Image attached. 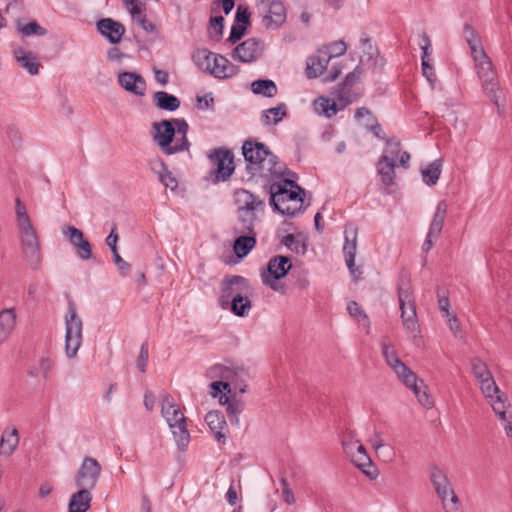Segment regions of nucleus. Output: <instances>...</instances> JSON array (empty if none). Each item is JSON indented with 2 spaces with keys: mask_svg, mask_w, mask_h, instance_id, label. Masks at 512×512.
I'll return each mask as SVG.
<instances>
[{
  "mask_svg": "<svg viewBox=\"0 0 512 512\" xmlns=\"http://www.w3.org/2000/svg\"><path fill=\"white\" fill-rule=\"evenodd\" d=\"M445 512H463L459 497L455 492L437 495Z\"/></svg>",
  "mask_w": 512,
  "mask_h": 512,
  "instance_id": "3c124183",
  "label": "nucleus"
},
{
  "mask_svg": "<svg viewBox=\"0 0 512 512\" xmlns=\"http://www.w3.org/2000/svg\"><path fill=\"white\" fill-rule=\"evenodd\" d=\"M210 388H211V396L216 398V397H220L222 396V392L224 391L225 392V395L226 394H230L232 389L229 388V385L227 384V382H220L218 380H214L211 384H210Z\"/></svg>",
  "mask_w": 512,
  "mask_h": 512,
  "instance_id": "69168bd1",
  "label": "nucleus"
},
{
  "mask_svg": "<svg viewBox=\"0 0 512 512\" xmlns=\"http://www.w3.org/2000/svg\"><path fill=\"white\" fill-rule=\"evenodd\" d=\"M329 62L330 56L325 51H321V49L317 50L314 55L307 59V77L312 79L321 76L327 69Z\"/></svg>",
  "mask_w": 512,
  "mask_h": 512,
  "instance_id": "5701e85b",
  "label": "nucleus"
},
{
  "mask_svg": "<svg viewBox=\"0 0 512 512\" xmlns=\"http://www.w3.org/2000/svg\"><path fill=\"white\" fill-rule=\"evenodd\" d=\"M382 355L386 364L393 370L401 382L414 379V372L398 357L395 348L389 343H382Z\"/></svg>",
  "mask_w": 512,
  "mask_h": 512,
  "instance_id": "4468645a",
  "label": "nucleus"
},
{
  "mask_svg": "<svg viewBox=\"0 0 512 512\" xmlns=\"http://www.w3.org/2000/svg\"><path fill=\"white\" fill-rule=\"evenodd\" d=\"M398 300L399 306L414 303L409 281H405L404 279L400 280L398 285Z\"/></svg>",
  "mask_w": 512,
  "mask_h": 512,
  "instance_id": "6e6d98bb",
  "label": "nucleus"
},
{
  "mask_svg": "<svg viewBox=\"0 0 512 512\" xmlns=\"http://www.w3.org/2000/svg\"><path fill=\"white\" fill-rule=\"evenodd\" d=\"M19 433L17 428L4 430L0 439V455L9 457L17 449L19 445Z\"/></svg>",
  "mask_w": 512,
  "mask_h": 512,
  "instance_id": "473e14b6",
  "label": "nucleus"
},
{
  "mask_svg": "<svg viewBox=\"0 0 512 512\" xmlns=\"http://www.w3.org/2000/svg\"><path fill=\"white\" fill-rule=\"evenodd\" d=\"M236 211L248 213H264L265 202L259 196L246 189H237L234 192Z\"/></svg>",
  "mask_w": 512,
  "mask_h": 512,
  "instance_id": "dca6fc26",
  "label": "nucleus"
},
{
  "mask_svg": "<svg viewBox=\"0 0 512 512\" xmlns=\"http://www.w3.org/2000/svg\"><path fill=\"white\" fill-rule=\"evenodd\" d=\"M97 29L111 44L119 43L125 33L124 25L111 18L99 20L97 22Z\"/></svg>",
  "mask_w": 512,
  "mask_h": 512,
  "instance_id": "aec40b11",
  "label": "nucleus"
},
{
  "mask_svg": "<svg viewBox=\"0 0 512 512\" xmlns=\"http://www.w3.org/2000/svg\"><path fill=\"white\" fill-rule=\"evenodd\" d=\"M447 213V203L445 201L438 202L435 213L433 215L429 231L431 236H440Z\"/></svg>",
  "mask_w": 512,
  "mask_h": 512,
  "instance_id": "a19ab883",
  "label": "nucleus"
},
{
  "mask_svg": "<svg viewBox=\"0 0 512 512\" xmlns=\"http://www.w3.org/2000/svg\"><path fill=\"white\" fill-rule=\"evenodd\" d=\"M270 115L273 116V123L278 124L286 116V104L281 103L277 107L264 110L261 115V121L264 125L272 123Z\"/></svg>",
  "mask_w": 512,
  "mask_h": 512,
  "instance_id": "603ef678",
  "label": "nucleus"
},
{
  "mask_svg": "<svg viewBox=\"0 0 512 512\" xmlns=\"http://www.w3.org/2000/svg\"><path fill=\"white\" fill-rule=\"evenodd\" d=\"M251 89L254 94L262 95L267 98L276 96L278 89L274 81L269 79H259L251 83Z\"/></svg>",
  "mask_w": 512,
  "mask_h": 512,
  "instance_id": "a18cd8bd",
  "label": "nucleus"
},
{
  "mask_svg": "<svg viewBox=\"0 0 512 512\" xmlns=\"http://www.w3.org/2000/svg\"><path fill=\"white\" fill-rule=\"evenodd\" d=\"M270 203L280 214L294 216L303 203L304 190L290 179L279 178L269 187Z\"/></svg>",
  "mask_w": 512,
  "mask_h": 512,
  "instance_id": "f03ea898",
  "label": "nucleus"
},
{
  "mask_svg": "<svg viewBox=\"0 0 512 512\" xmlns=\"http://www.w3.org/2000/svg\"><path fill=\"white\" fill-rule=\"evenodd\" d=\"M479 384L481 392L483 393L485 398L492 397L495 393L499 392V387L496 384L493 376L480 381Z\"/></svg>",
  "mask_w": 512,
  "mask_h": 512,
  "instance_id": "e2e57ef3",
  "label": "nucleus"
},
{
  "mask_svg": "<svg viewBox=\"0 0 512 512\" xmlns=\"http://www.w3.org/2000/svg\"><path fill=\"white\" fill-rule=\"evenodd\" d=\"M236 238L233 245L238 258H244L256 245V233H233Z\"/></svg>",
  "mask_w": 512,
  "mask_h": 512,
  "instance_id": "cd10ccee",
  "label": "nucleus"
},
{
  "mask_svg": "<svg viewBox=\"0 0 512 512\" xmlns=\"http://www.w3.org/2000/svg\"><path fill=\"white\" fill-rule=\"evenodd\" d=\"M345 242L343 245V253L347 268L355 282L362 278L363 271L355 266V257L357 251V228L354 226L346 227Z\"/></svg>",
  "mask_w": 512,
  "mask_h": 512,
  "instance_id": "f8f14e48",
  "label": "nucleus"
},
{
  "mask_svg": "<svg viewBox=\"0 0 512 512\" xmlns=\"http://www.w3.org/2000/svg\"><path fill=\"white\" fill-rule=\"evenodd\" d=\"M63 235L74 247L77 256L81 260L86 261L92 257L91 244L84 238L83 232L80 229L74 226H67L63 230Z\"/></svg>",
  "mask_w": 512,
  "mask_h": 512,
  "instance_id": "f3484780",
  "label": "nucleus"
},
{
  "mask_svg": "<svg viewBox=\"0 0 512 512\" xmlns=\"http://www.w3.org/2000/svg\"><path fill=\"white\" fill-rule=\"evenodd\" d=\"M239 72L238 66L231 63L226 57L217 54L213 60L210 74L219 79L231 78Z\"/></svg>",
  "mask_w": 512,
  "mask_h": 512,
  "instance_id": "393cba45",
  "label": "nucleus"
},
{
  "mask_svg": "<svg viewBox=\"0 0 512 512\" xmlns=\"http://www.w3.org/2000/svg\"><path fill=\"white\" fill-rule=\"evenodd\" d=\"M313 107L318 115H323L327 118L333 117L339 111L338 105L334 100L323 96L314 100Z\"/></svg>",
  "mask_w": 512,
  "mask_h": 512,
  "instance_id": "37998d69",
  "label": "nucleus"
},
{
  "mask_svg": "<svg viewBox=\"0 0 512 512\" xmlns=\"http://www.w3.org/2000/svg\"><path fill=\"white\" fill-rule=\"evenodd\" d=\"M281 243L296 254L304 255L307 251L305 238L301 234H288L282 239Z\"/></svg>",
  "mask_w": 512,
  "mask_h": 512,
  "instance_id": "09e8293b",
  "label": "nucleus"
},
{
  "mask_svg": "<svg viewBox=\"0 0 512 512\" xmlns=\"http://www.w3.org/2000/svg\"><path fill=\"white\" fill-rule=\"evenodd\" d=\"M402 323L405 330L415 338L420 333L416 308L414 303L400 306Z\"/></svg>",
  "mask_w": 512,
  "mask_h": 512,
  "instance_id": "c85d7f7f",
  "label": "nucleus"
},
{
  "mask_svg": "<svg viewBox=\"0 0 512 512\" xmlns=\"http://www.w3.org/2000/svg\"><path fill=\"white\" fill-rule=\"evenodd\" d=\"M364 116H367V121L364 123V127L371 131L375 137L385 139V133L372 112L366 107L357 108L355 111V119L360 121Z\"/></svg>",
  "mask_w": 512,
  "mask_h": 512,
  "instance_id": "72a5a7b5",
  "label": "nucleus"
},
{
  "mask_svg": "<svg viewBox=\"0 0 512 512\" xmlns=\"http://www.w3.org/2000/svg\"><path fill=\"white\" fill-rule=\"evenodd\" d=\"M381 156H386V160L396 161L397 157L399 158V165L404 169H408L410 167V159L411 156L406 151H401V142L398 138L392 137L386 140V147Z\"/></svg>",
  "mask_w": 512,
  "mask_h": 512,
  "instance_id": "4be33fe9",
  "label": "nucleus"
},
{
  "mask_svg": "<svg viewBox=\"0 0 512 512\" xmlns=\"http://www.w3.org/2000/svg\"><path fill=\"white\" fill-rule=\"evenodd\" d=\"M242 155L246 162L245 170L249 179L270 181L291 174L285 163L281 162L267 145L256 139L243 142Z\"/></svg>",
  "mask_w": 512,
  "mask_h": 512,
  "instance_id": "f257e3e1",
  "label": "nucleus"
},
{
  "mask_svg": "<svg viewBox=\"0 0 512 512\" xmlns=\"http://www.w3.org/2000/svg\"><path fill=\"white\" fill-rule=\"evenodd\" d=\"M280 484L282 488V497L286 504L293 505L296 501L293 491L290 489L285 477H281Z\"/></svg>",
  "mask_w": 512,
  "mask_h": 512,
  "instance_id": "338daca9",
  "label": "nucleus"
},
{
  "mask_svg": "<svg viewBox=\"0 0 512 512\" xmlns=\"http://www.w3.org/2000/svg\"><path fill=\"white\" fill-rule=\"evenodd\" d=\"M251 294L252 287L248 279L240 275L227 276L221 282L218 302L222 309H227V305L235 298Z\"/></svg>",
  "mask_w": 512,
  "mask_h": 512,
  "instance_id": "6e6552de",
  "label": "nucleus"
},
{
  "mask_svg": "<svg viewBox=\"0 0 512 512\" xmlns=\"http://www.w3.org/2000/svg\"><path fill=\"white\" fill-rule=\"evenodd\" d=\"M65 322V353L69 359L77 356L83 341V322L77 314L76 306L72 300L68 302V312Z\"/></svg>",
  "mask_w": 512,
  "mask_h": 512,
  "instance_id": "423d86ee",
  "label": "nucleus"
},
{
  "mask_svg": "<svg viewBox=\"0 0 512 512\" xmlns=\"http://www.w3.org/2000/svg\"><path fill=\"white\" fill-rule=\"evenodd\" d=\"M396 161L386 160V156H380L377 162V172L381 178V182L386 186L394 184Z\"/></svg>",
  "mask_w": 512,
  "mask_h": 512,
  "instance_id": "4c0bfd02",
  "label": "nucleus"
},
{
  "mask_svg": "<svg viewBox=\"0 0 512 512\" xmlns=\"http://www.w3.org/2000/svg\"><path fill=\"white\" fill-rule=\"evenodd\" d=\"M217 54L209 51L206 48L198 49L193 54V59L196 65L205 72L210 74V70L213 65V60L215 59Z\"/></svg>",
  "mask_w": 512,
  "mask_h": 512,
  "instance_id": "8fccbe9b",
  "label": "nucleus"
},
{
  "mask_svg": "<svg viewBox=\"0 0 512 512\" xmlns=\"http://www.w3.org/2000/svg\"><path fill=\"white\" fill-rule=\"evenodd\" d=\"M152 170H154L157 175L159 181L166 187L171 190H175L178 187V181L173 176L172 172L167 168L164 161L160 158H157L153 165Z\"/></svg>",
  "mask_w": 512,
  "mask_h": 512,
  "instance_id": "e433bc0d",
  "label": "nucleus"
},
{
  "mask_svg": "<svg viewBox=\"0 0 512 512\" xmlns=\"http://www.w3.org/2000/svg\"><path fill=\"white\" fill-rule=\"evenodd\" d=\"M92 495L90 490L79 488V491L74 493L69 501V512H86L90 508Z\"/></svg>",
  "mask_w": 512,
  "mask_h": 512,
  "instance_id": "f704fd0d",
  "label": "nucleus"
},
{
  "mask_svg": "<svg viewBox=\"0 0 512 512\" xmlns=\"http://www.w3.org/2000/svg\"><path fill=\"white\" fill-rule=\"evenodd\" d=\"M362 73L360 66H356L355 69L348 73L344 81L339 85L336 90V97L342 107L349 105L352 100L350 99V88L355 84L357 77Z\"/></svg>",
  "mask_w": 512,
  "mask_h": 512,
  "instance_id": "a878e982",
  "label": "nucleus"
},
{
  "mask_svg": "<svg viewBox=\"0 0 512 512\" xmlns=\"http://www.w3.org/2000/svg\"><path fill=\"white\" fill-rule=\"evenodd\" d=\"M224 18L222 16H216L212 17L210 19V29L212 37L218 40L222 33H223V27H224Z\"/></svg>",
  "mask_w": 512,
  "mask_h": 512,
  "instance_id": "0e129e2a",
  "label": "nucleus"
},
{
  "mask_svg": "<svg viewBox=\"0 0 512 512\" xmlns=\"http://www.w3.org/2000/svg\"><path fill=\"white\" fill-rule=\"evenodd\" d=\"M172 125L175 127V135L177 134V143L179 147V152H183L189 149L190 143L187 138V133L189 129V125L185 119L182 118H172Z\"/></svg>",
  "mask_w": 512,
  "mask_h": 512,
  "instance_id": "79ce46f5",
  "label": "nucleus"
},
{
  "mask_svg": "<svg viewBox=\"0 0 512 512\" xmlns=\"http://www.w3.org/2000/svg\"><path fill=\"white\" fill-rule=\"evenodd\" d=\"M17 28L18 31L25 37L45 36L47 34V30L40 26L36 21H31L24 25L18 23Z\"/></svg>",
  "mask_w": 512,
  "mask_h": 512,
  "instance_id": "5fc2aeb1",
  "label": "nucleus"
},
{
  "mask_svg": "<svg viewBox=\"0 0 512 512\" xmlns=\"http://www.w3.org/2000/svg\"><path fill=\"white\" fill-rule=\"evenodd\" d=\"M292 265L287 256L272 257L267 264V272L262 273V281L274 291H282L283 285L279 280L284 278Z\"/></svg>",
  "mask_w": 512,
  "mask_h": 512,
  "instance_id": "9d476101",
  "label": "nucleus"
},
{
  "mask_svg": "<svg viewBox=\"0 0 512 512\" xmlns=\"http://www.w3.org/2000/svg\"><path fill=\"white\" fill-rule=\"evenodd\" d=\"M209 157L217 165L215 171L216 182L228 180L235 170L233 153L228 149L218 148Z\"/></svg>",
  "mask_w": 512,
  "mask_h": 512,
  "instance_id": "2eb2a0df",
  "label": "nucleus"
},
{
  "mask_svg": "<svg viewBox=\"0 0 512 512\" xmlns=\"http://www.w3.org/2000/svg\"><path fill=\"white\" fill-rule=\"evenodd\" d=\"M347 50L346 43L342 40L334 41L329 45H326L321 48V51H325L329 56L330 60L343 55Z\"/></svg>",
  "mask_w": 512,
  "mask_h": 512,
  "instance_id": "bf43d9fd",
  "label": "nucleus"
},
{
  "mask_svg": "<svg viewBox=\"0 0 512 512\" xmlns=\"http://www.w3.org/2000/svg\"><path fill=\"white\" fill-rule=\"evenodd\" d=\"M472 372L478 382L487 379L492 376L487 365L479 358H474L471 362Z\"/></svg>",
  "mask_w": 512,
  "mask_h": 512,
  "instance_id": "4d7b16f0",
  "label": "nucleus"
},
{
  "mask_svg": "<svg viewBox=\"0 0 512 512\" xmlns=\"http://www.w3.org/2000/svg\"><path fill=\"white\" fill-rule=\"evenodd\" d=\"M153 141L166 155L179 153L177 139L175 144H172L175 139V127L172 125L171 119L154 122L152 124Z\"/></svg>",
  "mask_w": 512,
  "mask_h": 512,
  "instance_id": "1a4fd4ad",
  "label": "nucleus"
},
{
  "mask_svg": "<svg viewBox=\"0 0 512 512\" xmlns=\"http://www.w3.org/2000/svg\"><path fill=\"white\" fill-rule=\"evenodd\" d=\"M347 310H348L349 314L351 316L357 318V320L359 322L360 321H364L365 323L369 322L367 315L362 311L361 307L359 306V304L357 302L351 301L350 303H348Z\"/></svg>",
  "mask_w": 512,
  "mask_h": 512,
  "instance_id": "774afa93",
  "label": "nucleus"
},
{
  "mask_svg": "<svg viewBox=\"0 0 512 512\" xmlns=\"http://www.w3.org/2000/svg\"><path fill=\"white\" fill-rule=\"evenodd\" d=\"M442 171V160L436 159L424 169H422V179L428 186H433L437 183Z\"/></svg>",
  "mask_w": 512,
  "mask_h": 512,
  "instance_id": "49530a36",
  "label": "nucleus"
},
{
  "mask_svg": "<svg viewBox=\"0 0 512 512\" xmlns=\"http://www.w3.org/2000/svg\"><path fill=\"white\" fill-rule=\"evenodd\" d=\"M429 479L432 483L436 495H441L445 492H450V494L455 492L445 469L434 464L430 465Z\"/></svg>",
  "mask_w": 512,
  "mask_h": 512,
  "instance_id": "412c9836",
  "label": "nucleus"
},
{
  "mask_svg": "<svg viewBox=\"0 0 512 512\" xmlns=\"http://www.w3.org/2000/svg\"><path fill=\"white\" fill-rule=\"evenodd\" d=\"M252 308V302L250 300V295H243L241 297L235 298L231 301V304L227 305V309H229L234 315L238 317H245L249 314Z\"/></svg>",
  "mask_w": 512,
  "mask_h": 512,
  "instance_id": "de8ad7c7",
  "label": "nucleus"
},
{
  "mask_svg": "<svg viewBox=\"0 0 512 512\" xmlns=\"http://www.w3.org/2000/svg\"><path fill=\"white\" fill-rule=\"evenodd\" d=\"M341 442L344 452L348 457H350L355 466H357L368 478L375 479L378 476V470L373 465L364 445L356 439L353 432H346L343 434Z\"/></svg>",
  "mask_w": 512,
  "mask_h": 512,
  "instance_id": "39448f33",
  "label": "nucleus"
},
{
  "mask_svg": "<svg viewBox=\"0 0 512 512\" xmlns=\"http://www.w3.org/2000/svg\"><path fill=\"white\" fill-rule=\"evenodd\" d=\"M489 403L501 421L505 433L508 437H512V409L508 396L499 389L492 397H487Z\"/></svg>",
  "mask_w": 512,
  "mask_h": 512,
  "instance_id": "ddd939ff",
  "label": "nucleus"
},
{
  "mask_svg": "<svg viewBox=\"0 0 512 512\" xmlns=\"http://www.w3.org/2000/svg\"><path fill=\"white\" fill-rule=\"evenodd\" d=\"M53 367V362L48 356H42L39 360V372L30 370L29 374L32 377H36L39 373H42L44 379H48L50 371Z\"/></svg>",
  "mask_w": 512,
  "mask_h": 512,
  "instance_id": "680f3d73",
  "label": "nucleus"
},
{
  "mask_svg": "<svg viewBox=\"0 0 512 512\" xmlns=\"http://www.w3.org/2000/svg\"><path fill=\"white\" fill-rule=\"evenodd\" d=\"M16 326V312L14 308H5L0 311V344L4 343L12 334Z\"/></svg>",
  "mask_w": 512,
  "mask_h": 512,
  "instance_id": "c756f323",
  "label": "nucleus"
},
{
  "mask_svg": "<svg viewBox=\"0 0 512 512\" xmlns=\"http://www.w3.org/2000/svg\"><path fill=\"white\" fill-rule=\"evenodd\" d=\"M260 55L259 42L255 38H249L237 45L233 52L232 58L243 63L256 60Z\"/></svg>",
  "mask_w": 512,
  "mask_h": 512,
  "instance_id": "6ab92c4d",
  "label": "nucleus"
},
{
  "mask_svg": "<svg viewBox=\"0 0 512 512\" xmlns=\"http://www.w3.org/2000/svg\"><path fill=\"white\" fill-rule=\"evenodd\" d=\"M102 472L101 464L92 457H85L74 476L78 488L92 490L96 487Z\"/></svg>",
  "mask_w": 512,
  "mask_h": 512,
  "instance_id": "9b49d317",
  "label": "nucleus"
},
{
  "mask_svg": "<svg viewBox=\"0 0 512 512\" xmlns=\"http://www.w3.org/2000/svg\"><path fill=\"white\" fill-rule=\"evenodd\" d=\"M205 421L210 430L214 433L217 441L225 443L226 436L222 433V430L226 426L224 415L217 410L209 411L205 416Z\"/></svg>",
  "mask_w": 512,
  "mask_h": 512,
  "instance_id": "7c9ffc66",
  "label": "nucleus"
},
{
  "mask_svg": "<svg viewBox=\"0 0 512 512\" xmlns=\"http://www.w3.org/2000/svg\"><path fill=\"white\" fill-rule=\"evenodd\" d=\"M237 221L233 227V233L255 232V224L258 220L257 214L236 211Z\"/></svg>",
  "mask_w": 512,
  "mask_h": 512,
  "instance_id": "58836bf2",
  "label": "nucleus"
},
{
  "mask_svg": "<svg viewBox=\"0 0 512 512\" xmlns=\"http://www.w3.org/2000/svg\"><path fill=\"white\" fill-rule=\"evenodd\" d=\"M234 366H226L224 364H215L206 371V376L211 380H218L220 382H227L231 388V379L236 376Z\"/></svg>",
  "mask_w": 512,
  "mask_h": 512,
  "instance_id": "c9c22d12",
  "label": "nucleus"
},
{
  "mask_svg": "<svg viewBox=\"0 0 512 512\" xmlns=\"http://www.w3.org/2000/svg\"><path fill=\"white\" fill-rule=\"evenodd\" d=\"M219 402L222 405H226V411L232 424H238V415L244 409V403L242 401L232 399L230 400L225 394L220 396Z\"/></svg>",
  "mask_w": 512,
  "mask_h": 512,
  "instance_id": "c03bdc74",
  "label": "nucleus"
},
{
  "mask_svg": "<svg viewBox=\"0 0 512 512\" xmlns=\"http://www.w3.org/2000/svg\"><path fill=\"white\" fill-rule=\"evenodd\" d=\"M446 318H447V324L449 326V329L453 333L454 337L461 341H465L466 336L461 328V324L458 320L457 315L453 313Z\"/></svg>",
  "mask_w": 512,
  "mask_h": 512,
  "instance_id": "052dcab7",
  "label": "nucleus"
},
{
  "mask_svg": "<svg viewBox=\"0 0 512 512\" xmlns=\"http://www.w3.org/2000/svg\"><path fill=\"white\" fill-rule=\"evenodd\" d=\"M402 383L414 393L418 402L424 408L429 409L433 406L434 402L432 397L428 393L427 386L424 384L423 380L419 379V377L415 373L414 379L411 378V380Z\"/></svg>",
  "mask_w": 512,
  "mask_h": 512,
  "instance_id": "b1692460",
  "label": "nucleus"
},
{
  "mask_svg": "<svg viewBox=\"0 0 512 512\" xmlns=\"http://www.w3.org/2000/svg\"><path fill=\"white\" fill-rule=\"evenodd\" d=\"M473 60L484 93L498 108L503 107L504 104L500 102L503 98V93L499 87L497 73L491 59L485 51H478L477 54L473 55Z\"/></svg>",
  "mask_w": 512,
  "mask_h": 512,
  "instance_id": "7ed1b4c3",
  "label": "nucleus"
},
{
  "mask_svg": "<svg viewBox=\"0 0 512 512\" xmlns=\"http://www.w3.org/2000/svg\"><path fill=\"white\" fill-rule=\"evenodd\" d=\"M13 54L19 66L27 70L30 75L39 73L41 64L34 53L19 47L14 50Z\"/></svg>",
  "mask_w": 512,
  "mask_h": 512,
  "instance_id": "bb28decb",
  "label": "nucleus"
},
{
  "mask_svg": "<svg viewBox=\"0 0 512 512\" xmlns=\"http://www.w3.org/2000/svg\"><path fill=\"white\" fill-rule=\"evenodd\" d=\"M119 85L126 91L136 95L144 96L146 91V81L135 72H122L118 75Z\"/></svg>",
  "mask_w": 512,
  "mask_h": 512,
  "instance_id": "a211bd4d",
  "label": "nucleus"
},
{
  "mask_svg": "<svg viewBox=\"0 0 512 512\" xmlns=\"http://www.w3.org/2000/svg\"><path fill=\"white\" fill-rule=\"evenodd\" d=\"M17 229L23 256L32 269H37L41 263V254L36 229L32 223L18 226Z\"/></svg>",
  "mask_w": 512,
  "mask_h": 512,
  "instance_id": "0eeeda50",
  "label": "nucleus"
},
{
  "mask_svg": "<svg viewBox=\"0 0 512 512\" xmlns=\"http://www.w3.org/2000/svg\"><path fill=\"white\" fill-rule=\"evenodd\" d=\"M15 214H16V225L22 226L31 224L30 217L27 213L26 206L20 200V198H16L15 200Z\"/></svg>",
  "mask_w": 512,
  "mask_h": 512,
  "instance_id": "13d9d810",
  "label": "nucleus"
},
{
  "mask_svg": "<svg viewBox=\"0 0 512 512\" xmlns=\"http://www.w3.org/2000/svg\"><path fill=\"white\" fill-rule=\"evenodd\" d=\"M268 28H277L286 20V9L282 2L272 0L269 4L268 13L265 16Z\"/></svg>",
  "mask_w": 512,
  "mask_h": 512,
  "instance_id": "2f4dec72",
  "label": "nucleus"
},
{
  "mask_svg": "<svg viewBox=\"0 0 512 512\" xmlns=\"http://www.w3.org/2000/svg\"><path fill=\"white\" fill-rule=\"evenodd\" d=\"M463 35H464L466 42L468 43V45L470 47L472 56L477 54L478 51H484V49L481 45L480 38L471 25H469V24L464 25Z\"/></svg>",
  "mask_w": 512,
  "mask_h": 512,
  "instance_id": "864d4df0",
  "label": "nucleus"
},
{
  "mask_svg": "<svg viewBox=\"0 0 512 512\" xmlns=\"http://www.w3.org/2000/svg\"><path fill=\"white\" fill-rule=\"evenodd\" d=\"M155 105L162 110L176 111L180 107V100L165 91H157L153 95Z\"/></svg>",
  "mask_w": 512,
  "mask_h": 512,
  "instance_id": "ea45409f",
  "label": "nucleus"
},
{
  "mask_svg": "<svg viewBox=\"0 0 512 512\" xmlns=\"http://www.w3.org/2000/svg\"><path fill=\"white\" fill-rule=\"evenodd\" d=\"M161 413L172 431L178 448L182 451L186 450L190 442L186 417L169 394H166L162 399Z\"/></svg>",
  "mask_w": 512,
  "mask_h": 512,
  "instance_id": "20e7f679",
  "label": "nucleus"
}]
</instances>
